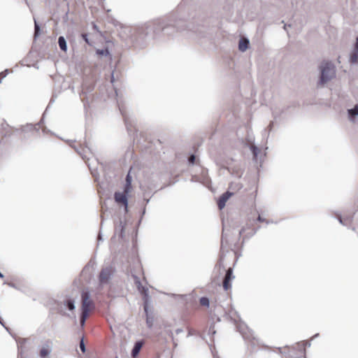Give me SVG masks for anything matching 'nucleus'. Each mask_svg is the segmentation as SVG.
Masks as SVG:
<instances>
[{
    "mask_svg": "<svg viewBox=\"0 0 358 358\" xmlns=\"http://www.w3.org/2000/svg\"><path fill=\"white\" fill-rule=\"evenodd\" d=\"M160 28L162 31H163L166 34L168 35L172 34L171 31H169V29L171 28L173 29H176L178 31H183L187 29L189 31H192L194 34H196L199 37L203 36V27L194 26L192 24L187 25L186 23L181 20L170 19L167 22L163 21L160 24Z\"/></svg>",
    "mask_w": 358,
    "mask_h": 358,
    "instance_id": "nucleus-1",
    "label": "nucleus"
},
{
    "mask_svg": "<svg viewBox=\"0 0 358 358\" xmlns=\"http://www.w3.org/2000/svg\"><path fill=\"white\" fill-rule=\"evenodd\" d=\"M319 68L320 76L317 86H323L336 76V68L331 62L323 61Z\"/></svg>",
    "mask_w": 358,
    "mask_h": 358,
    "instance_id": "nucleus-2",
    "label": "nucleus"
},
{
    "mask_svg": "<svg viewBox=\"0 0 358 358\" xmlns=\"http://www.w3.org/2000/svg\"><path fill=\"white\" fill-rule=\"evenodd\" d=\"M115 271V268L111 265L102 268L99 275V282L100 285L103 286L105 285H108L110 282Z\"/></svg>",
    "mask_w": 358,
    "mask_h": 358,
    "instance_id": "nucleus-3",
    "label": "nucleus"
},
{
    "mask_svg": "<svg viewBox=\"0 0 358 358\" xmlns=\"http://www.w3.org/2000/svg\"><path fill=\"white\" fill-rule=\"evenodd\" d=\"M132 277L134 278V282L136 285V287H137L138 289L144 294V299H145V302H144V311H145V313L146 314V316H148V315H148V289L141 285L140 279H139V278L138 276H136L135 275H132Z\"/></svg>",
    "mask_w": 358,
    "mask_h": 358,
    "instance_id": "nucleus-4",
    "label": "nucleus"
},
{
    "mask_svg": "<svg viewBox=\"0 0 358 358\" xmlns=\"http://www.w3.org/2000/svg\"><path fill=\"white\" fill-rule=\"evenodd\" d=\"M81 296L83 301L82 313L89 314L90 306L92 305V301L90 299V293L88 292H83Z\"/></svg>",
    "mask_w": 358,
    "mask_h": 358,
    "instance_id": "nucleus-5",
    "label": "nucleus"
},
{
    "mask_svg": "<svg viewBox=\"0 0 358 358\" xmlns=\"http://www.w3.org/2000/svg\"><path fill=\"white\" fill-rule=\"evenodd\" d=\"M127 194L124 193V192H116L114 194V199L115 201L117 203H122L124 208L125 210H127V206H128V198H127Z\"/></svg>",
    "mask_w": 358,
    "mask_h": 358,
    "instance_id": "nucleus-6",
    "label": "nucleus"
},
{
    "mask_svg": "<svg viewBox=\"0 0 358 358\" xmlns=\"http://www.w3.org/2000/svg\"><path fill=\"white\" fill-rule=\"evenodd\" d=\"M235 276L233 275V269L231 268H229L226 271L225 275L223 279V287L224 290H228L231 288L230 281L232 280Z\"/></svg>",
    "mask_w": 358,
    "mask_h": 358,
    "instance_id": "nucleus-7",
    "label": "nucleus"
},
{
    "mask_svg": "<svg viewBox=\"0 0 358 358\" xmlns=\"http://www.w3.org/2000/svg\"><path fill=\"white\" fill-rule=\"evenodd\" d=\"M233 194L229 191L222 194L217 201V206L219 209L222 210L226 204L227 201L230 198Z\"/></svg>",
    "mask_w": 358,
    "mask_h": 358,
    "instance_id": "nucleus-8",
    "label": "nucleus"
},
{
    "mask_svg": "<svg viewBox=\"0 0 358 358\" xmlns=\"http://www.w3.org/2000/svg\"><path fill=\"white\" fill-rule=\"evenodd\" d=\"M143 345V343L141 341L135 343L134 346L131 350V355L133 357H136L138 355Z\"/></svg>",
    "mask_w": 358,
    "mask_h": 358,
    "instance_id": "nucleus-9",
    "label": "nucleus"
},
{
    "mask_svg": "<svg viewBox=\"0 0 358 358\" xmlns=\"http://www.w3.org/2000/svg\"><path fill=\"white\" fill-rule=\"evenodd\" d=\"M249 40L246 38H243L239 41L238 49L241 52H245L249 45Z\"/></svg>",
    "mask_w": 358,
    "mask_h": 358,
    "instance_id": "nucleus-10",
    "label": "nucleus"
},
{
    "mask_svg": "<svg viewBox=\"0 0 358 358\" xmlns=\"http://www.w3.org/2000/svg\"><path fill=\"white\" fill-rule=\"evenodd\" d=\"M58 44H59V48L66 52V50H67V44H66V39L64 36H61L58 38Z\"/></svg>",
    "mask_w": 358,
    "mask_h": 358,
    "instance_id": "nucleus-11",
    "label": "nucleus"
},
{
    "mask_svg": "<svg viewBox=\"0 0 358 358\" xmlns=\"http://www.w3.org/2000/svg\"><path fill=\"white\" fill-rule=\"evenodd\" d=\"M348 113L350 120L358 115V104H356L352 108L348 110Z\"/></svg>",
    "mask_w": 358,
    "mask_h": 358,
    "instance_id": "nucleus-12",
    "label": "nucleus"
},
{
    "mask_svg": "<svg viewBox=\"0 0 358 358\" xmlns=\"http://www.w3.org/2000/svg\"><path fill=\"white\" fill-rule=\"evenodd\" d=\"M338 218L341 224L347 226L348 224L351 222L352 216L342 217L341 215H338Z\"/></svg>",
    "mask_w": 358,
    "mask_h": 358,
    "instance_id": "nucleus-13",
    "label": "nucleus"
},
{
    "mask_svg": "<svg viewBox=\"0 0 358 358\" xmlns=\"http://www.w3.org/2000/svg\"><path fill=\"white\" fill-rule=\"evenodd\" d=\"M51 352V349L48 345L43 346L40 350V357L45 358L48 356Z\"/></svg>",
    "mask_w": 358,
    "mask_h": 358,
    "instance_id": "nucleus-14",
    "label": "nucleus"
},
{
    "mask_svg": "<svg viewBox=\"0 0 358 358\" xmlns=\"http://www.w3.org/2000/svg\"><path fill=\"white\" fill-rule=\"evenodd\" d=\"M350 62L352 64H358V51L353 50L350 57Z\"/></svg>",
    "mask_w": 358,
    "mask_h": 358,
    "instance_id": "nucleus-15",
    "label": "nucleus"
},
{
    "mask_svg": "<svg viewBox=\"0 0 358 358\" xmlns=\"http://www.w3.org/2000/svg\"><path fill=\"white\" fill-rule=\"evenodd\" d=\"M64 306L69 310H73L76 308L75 306V302L72 299H68L66 301H64Z\"/></svg>",
    "mask_w": 358,
    "mask_h": 358,
    "instance_id": "nucleus-16",
    "label": "nucleus"
},
{
    "mask_svg": "<svg viewBox=\"0 0 358 358\" xmlns=\"http://www.w3.org/2000/svg\"><path fill=\"white\" fill-rule=\"evenodd\" d=\"M250 150L252 152L253 157L256 159L258 155V153L259 152V148L257 146H255V145H252L250 146Z\"/></svg>",
    "mask_w": 358,
    "mask_h": 358,
    "instance_id": "nucleus-17",
    "label": "nucleus"
},
{
    "mask_svg": "<svg viewBox=\"0 0 358 358\" xmlns=\"http://www.w3.org/2000/svg\"><path fill=\"white\" fill-rule=\"evenodd\" d=\"M200 303L201 306H209V304H210V301H209V299L207 297H201L200 299Z\"/></svg>",
    "mask_w": 358,
    "mask_h": 358,
    "instance_id": "nucleus-18",
    "label": "nucleus"
},
{
    "mask_svg": "<svg viewBox=\"0 0 358 358\" xmlns=\"http://www.w3.org/2000/svg\"><path fill=\"white\" fill-rule=\"evenodd\" d=\"M40 34V27L38 24L34 20V37L36 38Z\"/></svg>",
    "mask_w": 358,
    "mask_h": 358,
    "instance_id": "nucleus-19",
    "label": "nucleus"
},
{
    "mask_svg": "<svg viewBox=\"0 0 358 358\" xmlns=\"http://www.w3.org/2000/svg\"><path fill=\"white\" fill-rule=\"evenodd\" d=\"M87 316H88L87 313H82L81 317L80 319V323L81 327H83L85 325Z\"/></svg>",
    "mask_w": 358,
    "mask_h": 358,
    "instance_id": "nucleus-20",
    "label": "nucleus"
},
{
    "mask_svg": "<svg viewBox=\"0 0 358 358\" xmlns=\"http://www.w3.org/2000/svg\"><path fill=\"white\" fill-rule=\"evenodd\" d=\"M146 324L149 329H151L153 325V317L149 315L146 316Z\"/></svg>",
    "mask_w": 358,
    "mask_h": 358,
    "instance_id": "nucleus-21",
    "label": "nucleus"
},
{
    "mask_svg": "<svg viewBox=\"0 0 358 358\" xmlns=\"http://www.w3.org/2000/svg\"><path fill=\"white\" fill-rule=\"evenodd\" d=\"M96 54L101 56H107L108 55H109V51L107 48L102 50L98 49L96 50Z\"/></svg>",
    "mask_w": 358,
    "mask_h": 358,
    "instance_id": "nucleus-22",
    "label": "nucleus"
},
{
    "mask_svg": "<svg viewBox=\"0 0 358 358\" xmlns=\"http://www.w3.org/2000/svg\"><path fill=\"white\" fill-rule=\"evenodd\" d=\"M119 109H120V113H122V116L124 117V122H125V124H126L127 127H128L129 120L127 119V117L126 114L124 113V111L122 107L120 106V105H119Z\"/></svg>",
    "mask_w": 358,
    "mask_h": 358,
    "instance_id": "nucleus-23",
    "label": "nucleus"
},
{
    "mask_svg": "<svg viewBox=\"0 0 358 358\" xmlns=\"http://www.w3.org/2000/svg\"><path fill=\"white\" fill-rule=\"evenodd\" d=\"M131 184L125 182L123 192L128 194L131 192Z\"/></svg>",
    "mask_w": 358,
    "mask_h": 358,
    "instance_id": "nucleus-24",
    "label": "nucleus"
},
{
    "mask_svg": "<svg viewBox=\"0 0 358 358\" xmlns=\"http://www.w3.org/2000/svg\"><path fill=\"white\" fill-rule=\"evenodd\" d=\"M36 129V127H35V126H34V125H33V124H27V125H26V126L23 128V129H22V130H23V131H28V130H29V131H32V130H34V129Z\"/></svg>",
    "mask_w": 358,
    "mask_h": 358,
    "instance_id": "nucleus-25",
    "label": "nucleus"
},
{
    "mask_svg": "<svg viewBox=\"0 0 358 358\" xmlns=\"http://www.w3.org/2000/svg\"><path fill=\"white\" fill-rule=\"evenodd\" d=\"M130 171H129V173H127V176H126V179H125V182L126 183H130L131 184V182H132V177L131 176V174H130Z\"/></svg>",
    "mask_w": 358,
    "mask_h": 358,
    "instance_id": "nucleus-26",
    "label": "nucleus"
},
{
    "mask_svg": "<svg viewBox=\"0 0 358 358\" xmlns=\"http://www.w3.org/2000/svg\"><path fill=\"white\" fill-rule=\"evenodd\" d=\"M216 331L215 329V325L212 324L208 329V334L214 335L215 334Z\"/></svg>",
    "mask_w": 358,
    "mask_h": 358,
    "instance_id": "nucleus-27",
    "label": "nucleus"
},
{
    "mask_svg": "<svg viewBox=\"0 0 358 358\" xmlns=\"http://www.w3.org/2000/svg\"><path fill=\"white\" fill-rule=\"evenodd\" d=\"M215 267H219V268L220 269L221 268H222L223 269L224 268V266L223 265V263H222V257H221L219 262H217V264H216Z\"/></svg>",
    "mask_w": 358,
    "mask_h": 358,
    "instance_id": "nucleus-28",
    "label": "nucleus"
},
{
    "mask_svg": "<svg viewBox=\"0 0 358 358\" xmlns=\"http://www.w3.org/2000/svg\"><path fill=\"white\" fill-rule=\"evenodd\" d=\"M80 350L83 352H85V350H86V348H85V343H84V341H83V339H82L80 342Z\"/></svg>",
    "mask_w": 358,
    "mask_h": 358,
    "instance_id": "nucleus-29",
    "label": "nucleus"
},
{
    "mask_svg": "<svg viewBox=\"0 0 358 358\" xmlns=\"http://www.w3.org/2000/svg\"><path fill=\"white\" fill-rule=\"evenodd\" d=\"M194 161H195V156L194 155H192L189 159H188V162L189 164H193L194 163Z\"/></svg>",
    "mask_w": 358,
    "mask_h": 358,
    "instance_id": "nucleus-30",
    "label": "nucleus"
},
{
    "mask_svg": "<svg viewBox=\"0 0 358 358\" xmlns=\"http://www.w3.org/2000/svg\"><path fill=\"white\" fill-rule=\"evenodd\" d=\"M82 37H83V38L84 39V41H85L87 43H89V40H88L87 34H82Z\"/></svg>",
    "mask_w": 358,
    "mask_h": 358,
    "instance_id": "nucleus-31",
    "label": "nucleus"
},
{
    "mask_svg": "<svg viewBox=\"0 0 358 358\" xmlns=\"http://www.w3.org/2000/svg\"><path fill=\"white\" fill-rule=\"evenodd\" d=\"M353 50L358 51V36L356 38V42L355 45V48Z\"/></svg>",
    "mask_w": 358,
    "mask_h": 358,
    "instance_id": "nucleus-32",
    "label": "nucleus"
},
{
    "mask_svg": "<svg viewBox=\"0 0 358 358\" xmlns=\"http://www.w3.org/2000/svg\"><path fill=\"white\" fill-rule=\"evenodd\" d=\"M182 331H183L182 329H180H180H177L176 330V333L177 334H180V333H182Z\"/></svg>",
    "mask_w": 358,
    "mask_h": 358,
    "instance_id": "nucleus-33",
    "label": "nucleus"
},
{
    "mask_svg": "<svg viewBox=\"0 0 358 358\" xmlns=\"http://www.w3.org/2000/svg\"><path fill=\"white\" fill-rule=\"evenodd\" d=\"M169 335H170V336H171V338H172V340H173V344H174L175 345H177V343L175 342V340H174V338H173V333H172L171 331L170 332Z\"/></svg>",
    "mask_w": 358,
    "mask_h": 358,
    "instance_id": "nucleus-34",
    "label": "nucleus"
},
{
    "mask_svg": "<svg viewBox=\"0 0 358 358\" xmlns=\"http://www.w3.org/2000/svg\"><path fill=\"white\" fill-rule=\"evenodd\" d=\"M257 220L259 222H264V219H263L260 215L258 216Z\"/></svg>",
    "mask_w": 358,
    "mask_h": 358,
    "instance_id": "nucleus-35",
    "label": "nucleus"
},
{
    "mask_svg": "<svg viewBox=\"0 0 358 358\" xmlns=\"http://www.w3.org/2000/svg\"><path fill=\"white\" fill-rule=\"evenodd\" d=\"M110 82H111V83H113V82H114V73H113V72L112 73V75H111V80H110Z\"/></svg>",
    "mask_w": 358,
    "mask_h": 358,
    "instance_id": "nucleus-36",
    "label": "nucleus"
},
{
    "mask_svg": "<svg viewBox=\"0 0 358 358\" xmlns=\"http://www.w3.org/2000/svg\"><path fill=\"white\" fill-rule=\"evenodd\" d=\"M8 285L11 287H15V285L13 282H8Z\"/></svg>",
    "mask_w": 358,
    "mask_h": 358,
    "instance_id": "nucleus-37",
    "label": "nucleus"
},
{
    "mask_svg": "<svg viewBox=\"0 0 358 358\" xmlns=\"http://www.w3.org/2000/svg\"><path fill=\"white\" fill-rule=\"evenodd\" d=\"M244 231H245L244 228L241 229V230L239 231V235L241 236L243 233Z\"/></svg>",
    "mask_w": 358,
    "mask_h": 358,
    "instance_id": "nucleus-38",
    "label": "nucleus"
},
{
    "mask_svg": "<svg viewBox=\"0 0 358 358\" xmlns=\"http://www.w3.org/2000/svg\"><path fill=\"white\" fill-rule=\"evenodd\" d=\"M98 240L99 241H101L102 240V238H101V234L99 233V236H98Z\"/></svg>",
    "mask_w": 358,
    "mask_h": 358,
    "instance_id": "nucleus-39",
    "label": "nucleus"
},
{
    "mask_svg": "<svg viewBox=\"0 0 358 358\" xmlns=\"http://www.w3.org/2000/svg\"><path fill=\"white\" fill-rule=\"evenodd\" d=\"M79 154H80V155H81V156H82L83 159H85V156L83 155V153L79 152Z\"/></svg>",
    "mask_w": 358,
    "mask_h": 358,
    "instance_id": "nucleus-40",
    "label": "nucleus"
},
{
    "mask_svg": "<svg viewBox=\"0 0 358 358\" xmlns=\"http://www.w3.org/2000/svg\"><path fill=\"white\" fill-rule=\"evenodd\" d=\"M192 334L191 331L189 330V333H188L187 336H191Z\"/></svg>",
    "mask_w": 358,
    "mask_h": 358,
    "instance_id": "nucleus-41",
    "label": "nucleus"
},
{
    "mask_svg": "<svg viewBox=\"0 0 358 358\" xmlns=\"http://www.w3.org/2000/svg\"><path fill=\"white\" fill-rule=\"evenodd\" d=\"M319 336L318 334H316L315 336H313V338H315V337H317Z\"/></svg>",
    "mask_w": 358,
    "mask_h": 358,
    "instance_id": "nucleus-42",
    "label": "nucleus"
},
{
    "mask_svg": "<svg viewBox=\"0 0 358 358\" xmlns=\"http://www.w3.org/2000/svg\"><path fill=\"white\" fill-rule=\"evenodd\" d=\"M223 243H224V241H223V238L222 239V248H223Z\"/></svg>",
    "mask_w": 358,
    "mask_h": 358,
    "instance_id": "nucleus-43",
    "label": "nucleus"
},
{
    "mask_svg": "<svg viewBox=\"0 0 358 358\" xmlns=\"http://www.w3.org/2000/svg\"><path fill=\"white\" fill-rule=\"evenodd\" d=\"M286 27H287V24H285L284 29H286Z\"/></svg>",
    "mask_w": 358,
    "mask_h": 358,
    "instance_id": "nucleus-44",
    "label": "nucleus"
},
{
    "mask_svg": "<svg viewBox=\"0 0 358 358\" xmlns=\"http://www.w3.org/2000/svg\"><path fill=\"white\" fill-rule=\"evenodd\" d=\"M214 358H220V357H217V356H216V355H214Z\"/></svg>",
    "mask_w": 358,
    "mask_h": 358,
    "instance_id": "nucleus-45",
    "label": "nucleus"
},
{
    "mask_svg": "<svg viewBox=\"0 0 358 358\" xmlns=\"http://www.w3.org/2000/svg\"><path fill=\"white\" fill-rule=\"evenodd\" d=\"M25 1H26V3H27V4H28V1H27V0H25Z\"/></svg>",
    "mask_w": 358,
    "mask_h": 358,
    "instance_id": "nucleus-46",
    "label": "nucleus"
},
{
    "mask_svg": "<svg viewBox=\"0 0 358 358\" xmlns=\"http://www.w3.org/2000/svg\"><path fill=\"white\" fill-rule=\"evenodd\" d=\"M116 358H117V357H116Z\"/></svg>",
    "mask_w": 358,
    "mask_h": 358,
    "instance_id": "nucleus-47",
    "label": "nucleus"
}]
</instances>
